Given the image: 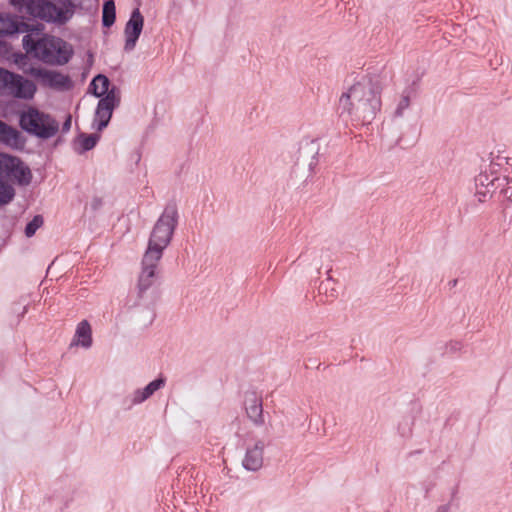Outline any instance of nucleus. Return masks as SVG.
<instances>
[{"label":"nucleus","mask_w":512,"mask_h":512,"mask_svg":"<svg viewBox=\"0 0 512 512\" xmlns=\"http://www.w3.org/2000/svg\"><path fill=\"white\" fill-rule=\"evenodd\" d=\"M409 106H410L409 96L402 95L396 104L395 114L397 116H402L404 114V112L409 108Z\"/></svg>","instance_id":"obj_23"},{"label":"nucleus","mask_w":512,"mask_h":512,"mask_svg":"<svg viewBox=\"0 0 512 512\" xmlns=\"http://www.w3.org/2000/svg\"><path fill=\"white\" fill-rule=\"evenodd\" d=\"M23 46L27 53L53 65L66 64L74 52L70 43L59 37L48 35L38 40H35L32 35H26L23 38Z\"/></svg>","instance_id":"obj_2"},{"label":"nucleus","mask_w":512,"mask_h":512,"mask_svg":"<svg viewBox=\"0 0 512 512\" xmlns=\"http://www.w3.org/2000/svg\"><path fill=\"white\" fill-rule=\"evenodd\" d=\"M9 48L5 42L0 41V57H6Z\"/></svg>","instance_id":"obj_26"},{"label":"nucleus","mask_w":512,"mask_h":512,"mask_svg":"<svg viewBox=\"0 0 512 512\" xmlns=\"http://www.w3.org/2000/svg\"><path fill=\"white\" fill-rule=\"evenodd\" d=\"M0 89H7L18 98L31 99L36 92V85L20 75L0 68Z\"/></svg>","instance_id":"obj_8"},{"label":"nucleus","mask_w":512,"mask_h":512,"mask_svg":"<svg viewBox=\"0 0 512 512\" xmlns=\"http://www.w3.org/2000/svg\"><path fill=\"white\" fill-rule=\"evenodd\" d=\"M178 223V213L174 208H166L155 222L144 254L162 258L169 246Z\"/></svg>","instance_id":"obj_6"},{"label":"nucleus","mask_w":512,"mask_h":512,"mask_svg":"<svg viewBox=\"0 0 512 512\" xmlns=\"http://www.w3.org/2000/svg\"><path fill=\"white\" fill-rule=\"evenodd\" d=\"M9 156L10 154L0 152V172H3L4 168H6Z\"/></svg>","instance_id":"obj_25"},{"label":"nucleus","mask_w":512,"mask_h":512,"mask_svg":"<svg viewBox=\"0 0 512 512\" xmlns=\"http://www.w3.org/2000/svg\"><path fill=\"white\" fill-rule=\"evenodd\" d=\"M19 127L27 134L39 139H50L59 130L56 119L34 106H25L18 112Z\"/></svg>","instance_id":"obj_4"},{"label":"nucleus","mask_w":512,"mask_h":512,"mask_svg":"<svg viewBox=\"0 0 512 512\" xmlns=\"http://www.w3.org/2000/svg\"><path fill=\"white\" fill-rule=\"evenodd\" d=\"M160 260L161 258L144 254L137 284L141 292L148 290L156 282Z\"/></svg>","instance_id":"obj_10"},{"label":"nucleus","mask_w":512,"mask_h":512,"mask_svg":"<svg viewBox=\"0 0 512 512\" xmlns=\"http://www.w3.org/2000/svg\"><path fill=\"white\" fill-rule=\"evenodd\" d=\"M144 16L139 8L132 10L129 19L125 23L124 35V50L127 52L133 51L144 29Z\"/></svg>","instance_id":"obj_9"},{"label":"nucleus","mask_w":512,"mask_h":512,"mask_svg":"<svg viewBox=\"0 0 512 512\" xmlns=\"http://www.w3.org/2000/svg\"><path fill=\"white\" fill-rule=\"evenodd\" d=\"M26 57L24 55H15L14 62L22 69L25 73L40 80L45 85L56 89H67L71 86V81L68 76L43 68H25L24 62Z\"/></svg>","instance_id":"obj_7"},{"label":"nucleus","mask_w":512,"mask_h":512,"mask_svg":"<svg viewBox=\"0 0 512 512\" xmlns=\"http://www.w3.org/2000/svg\"><path fill=\"white\" fill-rule=\"evenodd\" d=\"M116 20V7L113 0H106L102 9V23L105 27H110Z\"/></svg>","instance_id":"obj_19"},{"label":"nucleus","mask_w":512,"mask_h":512,"mask_svg":"<svg viewBox=\"0 0 512 512\" xmlns=\"http://www.w3.org/2000/svg\"><path fill=\"white\" fill-rule=\"evenodd\" d=\"M264 447L262 441H257L247 447L242 462L246 470L257 471L262 467Z\"/></svg>","instance_id":"obj_15"},{"label":"nucleus","mask_w":512,"mask_h":512,"mask_svg":"<svg viewBox=\"0 0 512 512\" xmlns=\"http://www.w3.org/2000/svg\"><path fill=\"white\" fill-rule=\"evenodd\" d=\"M92 327L87 320H81L75 328L70 347L88 350L92 347Z\"/></svg>","instance_id":"obj_13"},{"label":"nucleus","mask_w":512,"mask_h":512,"mask_svg":"<svg viewBox=\"0 0 512 512\" xmlns=\"http://www.w3.org/2000/svg\"><path fill=\"white\" fill-rule=\"evenodd\" d=\"M43 225V218L39 215L35 216L25 228V235L32 237L36 231Z\"/></svg>","instance_id":"obj_22"},{"label":"nucleus","mask_w":512,"mask_h":512,"mask_svg":"<svg viewBox=\"0 0 512 512\" xmlns=\"http://www.w3.org/2000/svg\"><path fill=\"white\" fill-rule=\"evenodd\" d=\"M14 195L15 191L12 185L0 179V205L9 203Z\"/></svg>","instance_id":"obj_21"},{"label":"nucleus","mask_w":512,"mask_h":512,"mask_svg":"<svg viewBox=\"0 0 512 512\" xmlns=\"http://www.w3.org/2000/svg\"><path fill=\"white\" fill-rule=\"evenodd\" d=\"M245 409L247 416L253 421L255 424L263 423V409H262V401L258 397L251 395L245 400Z\"/></svg>","instance_id":"obj_16"},{"label":"nucleus","mask_w":512,"mask_h":512,"mask_svg":"<svg viewBox=\"0 0 512 512\" xmlns=\"http://www.w3.org/2000/svg\"><path fill=\"white\" fill-rule=\"evenodd\" d=\"M494 180H495L494 177L489 176L485 173L479 174L475 179L477 193L479 195H482L483 198H485L487 195L491 194V192L494 188Z\"/></svg>","instance_id":"obj_17"},{"label":"nucleus","mask_w":512,"mask_h":512,"mask_svg":"<svg viewBox=\"0 0 512 512\" xmlns=\"http://www.w3.org/2000/svg\"><path fill=\"white\" fill-rule=\"evenodd\" d=\"M99 139L98 134H81L76 139V149L81 152L88 151L95 147Z\"/></svg>","instance_id":"obj_18"},{"label":"nucleus","mask_w":512,"mask_h":512,"mask_svg":"<svg viewBox=\"0 0 512 512\" xmlns=\"http://www.w3.org/2000/svg\"><path fill=\"white\" fill-rule=\"evenodd\" d=\"M381 87L369 77L351 84L339 99L343 110L364 124L371 123L381 109Z\"/></svg>","instance_id":"obj_1"},{"label":"nucleus","mask_w":512,"mask_h":512,"mask_svg":"<svg viewBox=\"0 0 512 512\" xmlns=\"http://www.w3.org/2000/svg\"><path fill=\"white\" fill-rule=\"evenodd\" d=\"M20 12L47 22L64 24L73 17V6H57L49 0H10Z\"/></svg>","instance_id":"obj_5"},{"label":"nucleus","mask_w":512,"mask_h":512,"mask_svg":"<svg viewBox=\"0 0 512 512\" xmlns=\"http://www.w3.org/2000/svg\"><path fill=\"white\" fill-rule=\"evenodd\" d=\"M70 126H71V118L68 117V119L66 120V122L64 123V129L65 130H69L70 129Z\"/></svg>","instance_id":"obj_28"},{"label":"nucleus","mask_w":512,"mask_h":512,"mask_svg":"<svg viewBox=\"0 0 512 512\" xmlns=\"http://www.w3.org/2000/svg\"><path fill=\"white\" fill-rule=\"evenodd\" d=\"M0 143L15 150H21L25 146V139L16 128L0 121Z\"/></svg>","instance_id":"obj_14"},{"label":"nucleus","mask_w":512,"mask_h":512,"mask_svg":"<svg viewBox=\"0 0 512 512\" xmlns=\"http://www.w3.org/2000/svg\"><path fill=\"white\" fill-rule=\"evenodd\" d=\"M165 383V378L158 377L149 382L146 386L135 389L129 396V401L131 405L136 406L144 403L146 400L151 398L157 391L164 388Z\"/></svg>","instance_id":"obj_12"},{"label":"nucleus","mask_w":512,"mask_h":512,"mask_svg":"<svg viewBox=\"0 0 512 512\" xmlns=\"http://www.w3.org/2000/svg\"><path fill=\"white\" fill-rule=\"evenodd\" d=\"M18 31L19 27L13 18L7 15H0V35L14 34Z\"/></svg>","instance_id":"obj_20"},{"label":"nucleus","mask_w":512,"mask_h":512,"mask_svg":"<svg viewBox=\"0 0 512 512\" xmlns=\"http://www.w3.org/2000/svg\"><path fill=\"white\" fill-rule=\"evenodd\" d=\"M434 512H451V506L449 504H441Z\"/></svg>","instance_id":"obj_27"},{"label":"nucleus","mask_w":512,"mask_h":512,"mask_svg":"<svg viewBox=\"0 0 512 512\" xmlns=\"http://www.w3.org/2000/svg\"><path fill=\"white\" fill-rule=\"evenodd\" d=\"M4 173L11 177L19 185H29L32 180V172L29 166L19 157L10 155Z\"/></svg>","instance_id":"obj_11"},{"label":"nucleus","mask_w":512,"mask_h":512,"mask_svg":"<svg viewBox=\"0 0 512 512\" xmlns=\"http://www.w3.org/2000/svg\"><path fill=\"white\" fill-rule=\"evenodd\" d=\"M69 4H72V6H73V14L75 13L76 9L83 8L82 0H63V3L61 6H68Z\"/></svg>","instance_id":"obj_24"},{"label":"nucleus","mask_w":512,"mask_h":512,"mask_svg":"<svg viewBox=\"0 0 512 512\" xmlns=\"http://www.w3.org/2000/svg\"><path fill=\"white\" fill-rule=\"evenodd\" d=\"M89 91L95 97L99 98L92 128L101 131L108 125L113 110L119 105L120 93L103 74H98L92 79L89 85Z\"/></svg>","instance_id":"obj_3"}]
</instances>
